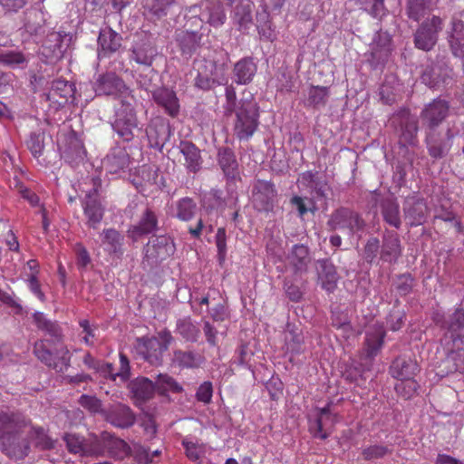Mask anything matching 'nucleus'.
<instances>
[{
    "instance_id": "49530a36",
    "label": "nucleus",
    "mask_w": 464,
    "mask_h": 464,
    "mask_svg": "<svg viewBox=\"0 0 464 464\" xmlns=\"http://www.w3.org/2000/svg\"><path fill=\"white\" fill-rule=\"evenodd\" d=\"M34 354L44 362L45 364L57 368L58 365L54 362V357L53 353H51L47 347V343L44 341L36 342L34 349Z\"/></svg>"
},
{
    "instance_id": "2f4dec72",
    "label": "nucleus",
    "mask_w": 464,
    "mask_h": 464,
    "mask_svg": "<svg viewBox=\"0 0 464 464\" xmlns=\"http://www.w3.org/2000/svg\"><path fill=\"white\" fill-rule=\"evenodd\" d=\"M372 56L377 61L383 60L391 52V37L387 33L378 32L371 46Z\"/></svg>"
},
{
    "instance_id": "ddd939ff",
    "label": "nucleus",
    "mask_w": 464,
    "mask_h": 464,
    "mask_svg": "<svg viewBox=\"0 0 464 464\" xmlns=\"http://www.w3.org/2000/svg\"><path fill=\"white\" fill-rule=\"evenodd\" d=\"M385 331L382 324H372L366 331L363 354L366 358L372 359L381 351Z\"/></svg>"
},
{
    "instance_id": "2eb2a0df",
    "label": "nucleus",
    "mask_w": 464,
    "mask_h": 464,
    "mask_svg": "<svg viewBox=\"0 0 464 464\" xmlns=\"http://www.w3.org/2000/svg\"><path fill=\"white\" fill-rule=\"evenodd\" d=\"M448 111V102L440 99H436L425 107L421 112V117L430 128H433L446 118Z\"/></svg>"
},
{
    "instance_id": "603ef678",
    "label": "nucleus",
    "mask_w": 464,
    "mask_h": 464,
    "mask_svg": "<svg viewBox=\"0 0 464 464\" xmlns=\"http://www.w3.org/2000/svg\"><path fill=\"white\" fill-rule=\"evenodd\" d=\"M200 37L196 32H186L180 40L182 52L190 54L198 46Z\"/></svg>"
},
{
    "instance_id": "864d4df0",
    "label": "nucleus",
    "mask_w": 464,
    "mask_h": 464,
    "mask_svg": "<svg viewBox=\"0 0 464 464\" xmlns=\"http://www.w3.org/2000/svg\"><path fill=\"white\" fill-rule=\"evenodd\" d=\"M319 280L322 287L328 292H332L337 282V275L333 266H325L324 273L319 275Z\"/></svg>"
},
{
    "instance_id": "c9c22d12",
    "label": "nucleus",
    "mask_w": 464,
    "mask_h": 464,
    "mask_svg": "<svg viewBox=\"0 0 464 464\" xmlns=\"http://www.w3.org/2000/svg\"><path fill=\"white\" fill-rule=\"evenodd\" d=\"M285 342L288 351L296 353H300L304 343L302 331L294 325L287 324L285 331Z\"/></svg>"
},
{
    "instance_id": "4d7b16f0",
    "label": "nucleus",
    "mask_w": 464,
    "mask_h": 464,
    "mask_svg": "<svg viewBox=\"0 0 464 464\" xmlns=\"http://www.w3.org/2000/svg\"><path fill=\"white\" fill-rule=\"evenodd\" d=\"M292 202L296 206L300 216H304L308 212H314L317 209L315 202L312 198L294 197Z\"/></svg>"
},
{
    "instance_id": "58836bf2",
    "label": "nucleus",
    "mask_w": 464,
    "mask_h": 464,
    "mask_svg": "<svg viewBox=\"0 0 464 464\" xmlns=\"http://www.w3.org/2000/svg\"><path fill=\"white\" fill-rule=\"evenodd\" d=\"M155 390V383L147 378L138 379L131 386L134 396L140 400L150 398Z\"/></svg>"
},
{
    "instance_id": "1a4fd4ad",
    "label": "nucleus",
    "mask_w": 464,
    "mask_h": 464,
    "mask_svg": "<svg viewBox=\"0 0 464 464\" xmlns=\"http://www.w3.org/2000/svg\"><path fill=\"white\" fill-rule=\"evenodd\" d=\"M69 38L62 32H52L44 40L41 53L48 62H53L63 57L67 46Z\"/></svg>"
},
{
    "instance_id": "69168bd1",
    "label": "nucleus",
    "mask_w": 464,
    "mask_h": 464,
    "mask_svg": "<svg viewBox=\"0 0 464 464\" xmlns=\"http://www.w3.org/2000/svg\"><path fill=\"white\" fill-rule=\"evenodd\" d=\"M216 243L218 251L219 261L222 262L226 256V231L220 227L216 234Z\"/></svg>"
},
{
    "instance_id": "9b49d317",
    "label": "nucleus",
    "mask_w": 464,
    "mask_h": 464,
    "mask_svg": "<svg viewBox=\"0 0 464 464\" xmlns=\"http://www.w3.org/2000/svg\"><path fill=\"white\" fill-rule=\"evenodd\" d=\"M101 186L99 179H93V189L86 193V200L84 202L83 210L87 218V223L90 227H96L102 221L103 217V208L95 198L98 187Z\"/></svg>"
},
{
    "instance_id": "79ce46f5",
    "label": "nucleus",
    "mask_w": 464,
    "mask_h": 464,
    "mask_svg": "<svg viewBox=\"0 0 464 464\" xmlns=\"http://www.w3.org/2000/svg\"><path fill=\"white\" fill-rule=\"evenodd\" d=\"M155 386L156 390L161 394H165L169 392L178 393L183 390L181 385L167 374H160L156 380Z\"/></svg>"
},
{
    "instance_id": "0eeeda50",
    "label": "nucleus",
    "mask_w": 464,
    "mask_h": 464,
    "mask_svg": "<svg viewBox=\"0 0 464 464\" xmlns=\"http://www.w3.org/2000/svg\"><path fill=\"white\" fill-rule=\"evenodd\" d=\"M200 10L198 18L201 22L209 24L212 26H220L226 21V14L222 5L219 2L202 1L199 6L194 5L189 8L192 15H197Z\"/></svg>"
},
{
    "instance_id": "5701e85b",
    "label": "nucleus",
    "mask_w": 464,
    "mask_h": 464,
    "mask_svg": "<svg viewBox=\"0 0 464 464\" xmlns=\"http://www.w3.org/2000/svg\"><path fill=\"white\" fill-rule=\"evenodd\" d=\"M101 246L110 255H121L124 237L114 228L103 229L100 234Z\"/></svg>"
},
{
    "instance_id": "f3484780",
    "label": "nucleus",
    "mask_w": 464,
    "mask_h": 464,
    "mask_svg": "<svg viewBox=\"0 0 464 464\" xmlns=\"http://www.w3.org/2000/svg\"><path fill=\"white\" fill-rule=\"evenodd\" d=\"M26 425V420L20 414L0 413V442L8 436L21 432Z\"/></svg>"
},
{
    "instance_id": "4be33fe9",
    "label": "nucleus",
    "mask_w": 464,
    "mask_h": 464,
    "mask_svg": "<svg viewBox=\"0 0 464 464\" xmlns=\"http://www.w3.org/2000/svg\"><path fill=\"white\" fill-rule=\"evenodd\" d=\"M154 102L161 106L170 116H176L179 111V100L176 93L167 88H160L153 92Z\"/></svg>"
},
{
    "instance_id": "f8f14e48",
    "label": "nucleus",
    "mask_w": 464,
    "mask_h": 464,
    "mask_svg": "<svg viewBox=\"0 0 464 464\" xmlns=\"http://www.w3.org/2000/svg\"><path fill=\"white\" fill-rule=\"evenodd\" d=\"M74 87L63 80L53 82L50 90L46 93V99L55 108L66 104L70 99L73 98Z\"/></svg>"
},
{
    "instance_id": "f257e3e1",
    "label": "nucleus",
    "mask_w": 464,
    "mask_h": 464,
    "mask_svg": "<svg viewBox=\"0 0 464 464\" xmlns=\"http://www.w3.org/2000/svg\"><path fill=\"white\" fill-rule=\"evenodd\" d=\"M418 370L416 361L405 357L397 358L391 366V374L399 381L395 390L405 399L411 398L417 392L418 384L414 376Z\"/></svg>"
},
{
    "instance_id": "6e6d98bb",
    "label": "nucleus",
    "mask_w": 464,
    "mask_h": 464,
    "mask_svg": "<svg viewBox=\"0 0 464 464\" xmlns=\"http://www.w3.org/2000/svg\"><path fill=\"white\" fill-rule=\"evenodd\" d=\"M364 10L373 17H381L385 14L383 0H359Z\"/></svg>"
},
{
    "instance_id": "de8ad7c7",
    "label": "nucleus",
    "mask_w": 464,
    "mask_h": 464,
    "mask_svg": "<svg viewBox=\"0 0 464 464\" xmlns=\"http://www.w3.org/2000/svg\"><path fill=\"white\" fill-rule=\"evenodd\" d=\"M174 0H146L145 7L155 16L160 17L167 14Z\"/></svg>"
},
{
    "instance_id": "6ab92c4d",
    "label": "nucleus",
    "mask_w": 464,
    "mask_h": 464,
    "mask_svg": "<svg viewBox=\"0 0 464 464\" xmlns=\"http://www.w3.org/2000/svg\"><path fill=\"white\" fill-rule=\"evenodd\" d=\"M20 432L8 436L1 443L3 451L10 458L24 459L29 452V443L20 438Z\"/></svg>"
},
{
    "instance_id": "7c9ffc66",
    "label": "nucleus",
    "mask_w": 464,
    "mask_h": 464,
    "mask_svg": "<svg viewBox=\"0 0 464 464\" xmlns=\"http://www.w3.org/2000/svg\"><path fill=\"white\" fill-rule=\"evenodd\" d=\"M274 196L275 189L270 183L258 181L255 186L253 198L257 208L266 209Z\"/></svg>"
},
{
    "instance_id": "7ed1b4c3",
    "label": "nucleus",
    "mask_w": 464,
    "mask_h": 464,
    "mask_svg": "<svg viewBox=\"0 0 464 464\" xmlns=\"http://www.w3.org/2000/svg\"><path fill=\"white\" fill-rule=\"evenodd\" d=\"M135 99L122 100L121 107L115 112L113 130L126 141L133 139L135 132L139 131L138 120L133 107Z\"/></svg>"
},
{
    "instance_id": "bb28decb",
    "label": "nucleus",
    "mask_w": 464,
    "mask_h": 464,
    "mask_svg": "<svg viewBox=\"0 0 464 464\" xmlns=\"http://www.w3.org/2000/svg\"><path fill=\"white\" fill-rule=\"evenodd\" d=\"M252 8L250 0H240L235 6L232 19L240 30H246L252 24Z\"/></svg>"
},
{
    "instance_id": "a18cd8bd",
    "label": "nucleus",
    "mask_w": 464,
    "mask_h": 464,
    "mask_svg": "<svg viewBox=\"0 0 464 464\" xmlns=\"http://www.w3.org/2000/svg\"><path fill=\"white\" fill-rule=\"evenodd\" d=\"M329 90L324 86H311L308 91V102L314 106L325 104Z\"/></svg>"
},
{
    "instance_id": "37998d69",
    "label": "nucleus",
    "mask_w": 464,
    "mask_h": 464,
    "mask_svg": "<svg viewBox=\"0 0 464 464\" xmlns=\"http://www.w3.org/2000/svg\"><path fill=\"white\" fill-rule=\"evenodd\" d=\"M182 445L185 448L187 457L192 461L198 460L206 453L205 444L198 443L190 438H185L182 440Z\"/></svg>"
},
{
    "instance_id": "13d9d810",
    "label": "nucleus",
    "mask_w": 464,
    "mask_h": 464,
    "mask_svg": "<svg viewBox=\"0 0 464 464\" xmlns=\"http://www.w3.org/2000/svg\"><path fill=\"white\" fill-rule=\"evenodd\" d=\"M213 396V386L210 382H204L199 385L196 392V398L198 401L208 404Z\"/></svg>"
},
{
    "instance_id": "a19ab883",
    "label": "nucleus",
    "mask_w": 464,
    "mask_h": 464,
    "mask_svg": "<svg viewBox=\"0 0 464 464\" xmlns=\"http://www.w3.org/2000/svg\"><path fill=\"white\" fill-rule=\"evenodd\" d=\"M173 362L183 368L198 367L201 362V358L195 355L192 352L176 351L173 354Z\"/></svg>"
},
{
    "instance_id": "a211bd4d",
    "label": "nucleus",
    "mask_w": 464,
    "mask_h": 464,
    "mask_svg": "<svg viewBox=\"0 0 464 464\" xmlns=\"http://www.w3.org/2000/svg\"><path fill=\"white\" fill-rule=\"evenodd\" d=\"M104 418L112 425L120 428H128L135 420V417L130 408L122 404L112 405L107 410Z\"/></svg>"
},
{
    "instance_id": "052dcab7",
    "label": "nucleus",
    "mask_w": 464,
    "mask_h": 464,
    "mask_svg": "<svg viewBox=\"0 0 464 464\" xmlns=\"http://www.w3.org/2000/svg\"><path fill=\"white\" fill-rule=\"evenodd\" d=\"M418 131V123L415 119H408L402 129V139L407 143H413Z\"/></svg>"
},
{
    "instance_id": "ea45409f",
    "label": "nucleus",
    "mask_w": 464,
    "mask_h": 464,
    "mask_svg": "<svg viewBox=\"0 0 464 464\" xmlns=\"http://www.w3.org/2000/svg\"><path fill=\"white\" fill-rule=\"evenodd\" d=\"M28 57L19 51H0V63L15 68L26 64Z\"/></svg>"
},
{
    "instance_id": "423d86ee",
    "label": "nucleus",
    "mask_w": 464,
    "mask_h": 464,
    "mask_svg": "<svg viewBox=\"0 0 464 464\" xmlns=\"http://www.w3.org/2000/svg\"><path fill=\"white\" fill-rule=\"evenodd\" d=\"M64 440L69 451L72 453L80 454L82 456H98L103 454V449L97 437H91L88 440H85L76 434L68 433L64 436Z\"/></svg>"
},
{
    "instance_id": "680f3d73",
    "label": "nucleus",
    "mask_w": 464,
    "mask_h": 464,
    "mask_svg": "<svg viewBox=\"0 0 464 464\" xmlns=\"http://www.w3.org/2000/svg\"><path fill=\"white\" fill-rule=\"evenodd\" d=\"M27 285L30 291L42 302L45 301V295L41 290V285L39 283L38 277H36V274H30L28 278L26 279Z\"/></svg>"
},
{
    "instance_id": "39448f33",
    "label": "nucleus",
    "mask_w": 464,
    "mask_h": 464,
    "mask_svg": "<svg viewBox=\"0 0 464 464\" xmlns=\"http://www.w3.org/2000/svg\"><path fill=\"white\" fill-rule=\"evenodd\" d=\"M83 362L89 368L96 370L104 378H110L112 381L120 379L121 382H126L130 378V362L127 356L121 353H120V370L117 372H112L111 363L97 362L89 353L84 356Z\"/></svg>"
},
{
    "instance_id": "338daca9",
    "label": "nucleus",
    "mask_w": 464,
    "mask_h": 464,
    "mask_svg": "<svg viewBox=\"0 0 464 464\" xmlns=\"http://www.w3.org/2000/svg\"><path fill=\"white\" fill-rule=\"evenodd\" d=\"M379 248V240L377 238H370L364 248V257L368 261H372V259L376 256Z\"/></svg>"
},
{
    "instance_id": "dca6fc26",
    "label": "nucleus",
    "mask_w": 464,
    "mask_h": 464,
    "mask_svg": "<svg viewBox=\"0 0 464 464\" xmlns=\"http://www.w3.org/2000/svg\"><path fill=\"white\" fill-rule=\"evenodd\" d=\"M158 220L155 214L146 209L137 225L131 226L127 233L133 241L139 240L141 237L152 233L157 228Z\"/></svg>"
},
{
    "instance_id": "412c9836",
    "label": "nucleus",
    "mask_w": 464,
    "mask_h": 464,
    "mask_svg": "<svg viewBox=\"0 0 464 464\" xmlns=\"http://www.w3.org/2000/svg\"><path fill=\"white\" fill-rule=\"evenodd\" d=\"M130 52V59L145 66H150L157 55L156 48L148 40L136 42Z\"/></svg>"
},
{
    "instance_id": "20e7f679",
    "label": "nucleus",
    "mask_w": 464,
    "mask_h": 464,
    "mask_svg": "<svg viewBox=\"0 0 464 464\" xmlns=\"http://www.w3.org/2000/svg\"><path fill=\"white\" fill-rule=\"evenodd\" d=\"M93 89L97 95H112L120 99L121 102L122 100L133 98L130 88L112 72L100 75L94 83Z\"/></svg>"
},
{
    "instance_id": "6e6552de",
    "label": "nucleus",
    "mask_w": 464,
    "mask_h": 464,
    "mask_svg": "<svg viewBox=\"0 0 464 464\" xmlns=\"http://www.w3.org/2000/svg\"><path fill=\"white\" fill-rule=\"evenodd\" d=\"M442 29V20L433 16L423 23L415 34V44L419 49L429 51L437 42V34Z\"/></svg>"
},
{
    "instance_id": "4c0bfd02",
    "label": "nucleus",
    "mask_w": 464,
    "mask_h": 464,
    "mask_svg": "<svg viewBox=\"0 0 464 464\" xmlns=\"http://www.w3.org/2000/svg\"><path fill=\"white\" fill-rule=\"evenodd\" d=\"M218 162L225 175L228 178H235L237 164L234 153L228 149L218 150Z\"/></svg>"
},
{
    "instance_id": "473e14b6",
    "label": "nucleus",
    "mask_w": 464,
    "mask_h": 464,
    "mask_svg": "<svg viewBox=\"0 0 464 464\" xmlns=\"http://www.w3.org/2000/svg\"><path fill=\"white\" fill-rule=\"evenodd\" d=\"M256 72V65L251 59H242L235 64L236 82L239 84L250 82Z\"/></svg>"
},
{
    "instance_id": "5fc2aeb1",
    "label": "nucleus",
    "mask_w": 464,
    "mask_h": 464,
    "mask_svg": "<svg viewBox=\"0 0 464 464\" xmlns=\"http://www.w3.org/2000/svg\"><path fill=\"white\" fill-rule=\"evenodd\" d=\"M196 205L190 198H183L178 204L177 217L181 220H189L195 212Z\"/></svg>"
},
{
    "instance_id": "4468645a",
    "label": "nucleus",
    "mask_w": 464,
    "mask_h": 464,
    "mask_svg": "<svg viewBox=\"0 0 464 464\" xmlns=\"http://www.w3.org/2000/svg\"><path fill=\"white\" fill-rule=\"evenodd\" d=\"M330 223L334 228L348 227L352 232L361 231L364 223L362 219L354 212L348 209L336 211L331 218Z\"/></svg>"
},
{
    "instance_id": "f704fd0d",
    "label": "nucleus",
    "mask_w": 464,
    "mask_h": 464,
    "mask_svg": "<svg viewBox=\"0 0 464 464\" xmlns=\"http://www.w3.org/2000/svg\"><path fill=\"white\" fill-rule=\"evenodd\" d=\"M289 261L295 272L305 271L307 264L310 261L307 247L304 245L295 246L289 256Z\"/></svg>"
},
{
    "instance_id": "09e8293b",
    "label": "nucleus",
    "mask_w": 464,
    "mask_h": 464,
    "mask_svg": "<svg viewBox=\"0 0 464 464\" xmlns=\"http://www.w3.org/2000/svg\"><path fill=\"white\" fill-rule=\"evenodd\" d=\"M430 0H410L408 14L411 18L419 21L429 10Z\"/></svg>"
},
{
    "instance_id": "e433bc0d",
    "label": "nucleus",
    "mask_w": 464,
    "mask_h": 464,
    "mask_svg": "<svg viewBox=\"0 0 464 464\" xmlns=\"http://www.w3.org/2000/svg\"><path fill=\"white\" fill-rule=\"evenodd\" d=\"M382 213L384 220L391 226L398 228L401 226L399 205L393 199L383 201Z\"/></svg>"
},
{
    "instance_id": "aec40b11",
    "label": "nucleus",
    "mask_w": 464,
    "mask_h": 464,
    "mask_svg": "<svg viewBox=\"0 0 464 464\" xmlns=\"http://www.w3.org/2000/svg\"><path fill=\"white\" fill-rule=\"evenodd\" d=\"M98 43L100 46L99 57L107 56L117 52L121 46V36L111 28L102 29Z\"/></svg>"
},
{
    "instance_id": "bf43d9fd",
    "label": "nucleus",
    "mask_w": 464,
    "mask_h": 464,
    "mask_svg": "<svg viewBox=\"0 0 464 464\" xmlns=\"http://www.w3.org/2000/svg\"><path fill=\"white\" fill-rule=\"evenodd\" d=\"M159 338H151L148 341L147 347L154 348L155 345H159L160 353H162L168 349L169 344L171 341V335L169 332L160 333Z\"/></svg>"
},
{
    "instance_id": "c756f323",
    "label": "nucleus",
    "mask_w": 464,
    "mask_h": 464,
    "mask_svg": "<svg viewBox=\"0 0 464 464\" xmlns=\"http://www.w3.org/2000/svg\"><path fill=\"white\" fill-rule=\"evenodd\" d=\"M401 252L400 239L397 234H388L383 238L381 258L386 262L396 261Z\"/></svg>"
},
{
    "instance_id": "a878e982",
    "label": "nucleus",
    "mask_w": 464,
    "mask_h": 464,
    "mask_svg": "<svg viewBox=\"0 0 464 464\" xmlns=\"http://www.w3.org/2000/svg\"><path fill=\"white\" fill-rule=\"evenodd\" d=\"M102 440H100V443L103 452L107 450L111 456L118 459H122L129 454L130 448L124 440L115 438L109 433L102 434Z\"/></svg>"
},
{
    "instance_id": "3c124183",
    "label": "nucleus",
    "mask_w": 464,
    "mask_h": 464,
    "mask_svg": "<svg viewBox=\"0 0 464 464\" xmlns=\"http://www.w3.org/2000/svg\"><path fill=\"white\" fill-rule=\"evenodd\" d=\"M179 333L188 341H196L199 334L198 328L190 320H182L178 324Z\"/></svg>"
},
{
    "instance_id": "774afa93",
    "label": "nucleus",
    "mask_w": 464,
    "mask_h": 464,
    "mask_svg": "<svg viewBox=\"0 0 464 464\" xmlns=\"http://www.w3.org/2000/svg\"><path fill=\"white\" fill-rule=\"evenodd\" d=\"M464 327V311L462 309H457L452 314L451 322L450 324V330L451 332H457L458 330Z\"/></svg>"
},
{
    "instance_id": "c03bdc74",
    "label": "nucleus",
    "mask_w": 464,
    "mask_h": 464,
    "mask_svg": "<svg viewBox=\"0 0 464 464\" xmlns=\"http://www.w3.org/2000/svg\"><path fill=\"white\" fill-rule=\"evenodd\" d=\"M28 433L34 446L40 450H49L54 445V441L41 428L33 427Z\"/></svg>"
},
{
    "instance_id": "e2e57ef3",
    "label": "nucleus",
    "mask_w": 464,
    "mask_h": 464,
    "mask_svg": "<svg viewBox=\"0 0 464 464\" xmlns=\"http://www.w3.org/2000/svg\"><path fill=\"white\" fill-rule=\"evenodd\" d=\"M27 146L34 157L40 156L44 150L43 137L40 134H32L27 141Z\"/></svg>"
},
{
    "instance_id": "8fccbe9b",
    "label": "nucleus",
    "mask_w": 464,
    "mask_h": 464,
    "mask_svg": "<svg viewBox=\"0 0 464 464\" xmlns=\"http://www.w3.org/2000/svg\"><path fill=\"white\" fill-rule=\"evenodd\" d=\"M79 403L92 413H101L102 416H105L107 411V410L102 408L101 401L94 396L82 395Z\"/></svg>"
},
{
    "instance_id": "f03ea898",
    "label": "nucleus",
    "mask_w": 464,
    "mask_h": 464,
    "mask_svg": "<svg viewBox=\"0 0 464 464\" xmlns=\"http://www.w3.org/2000/svg\"><path fill=\"white\" fill-rule=\"evenodd\" d=\"M235 112L234 132L239 140H248L256 130L259 121L257 104L252 100L240 101Z\"/></svg>"
},
{
    "instance_id": "c85d7f7f",
    "label": "nucleus",
    "mask_w": 464,
    "mask_h": 464,
    "mask_svg": "<svg viewBox=\"0 0 464 464\" xmlns=\"http://www.w3.org/2000/svg\"><path fill=\"white\" fill-rule=\"evenodd\" d=\"M449 43L455 56H464V23L462 21L453 19Z\"/></svg>"
},
{
    "instance_id": "393cba45",
    "label": "nucleus",
    "mask_w": 464,
    "mask_h": 464,
    "mask_svg": "<svg viewBox=\"0 0 464 464\" xmlns=\"http://www.w3.org/2000/svg\"><path fill=\"white\" fill-rule=\"evenodd\" d=\"M427 206L421 199L408 198L405 202V217L409 219L411 226H418L425 221Z\"/></svg>"
},
{
    "instance_id": "9d476101",
    "label": "nucleus",
    "mask_w": 464,
    "mask_h": 464,
    "mask_svg": "<svg viewBox=\"0 0 464 464\" xmlns=\"http://www.w3.org/2000/svg\"><path fill=\"white\" fill-rule=\"evenodd\" d=\"M314 420H310V430L314 437L325 439L330 429L337 421V416L333 413L330 407L316 409L314 413Z\"/></svg>"
},
{
    "instance_id": "72a5a7b5",
    "label": "nucleus",
    "mask_w": 464,
    "mask_h": 464,
    "mask_svg": "<svg viewBox=\"0 0 464 464\" xmlns=\"http://www.w3.org/2000/svg\"><path fill=\"white\" fill-rule=\"evenodd\" d=\"M180 152L184 156L185 165L189 171L196 172L200 169V152L195 145L190 142H182Z\"/></svg>"
},
{
    "instance_id": "0e129e2a",
    "label": "nucleus",
    "mask_w": 464,
    "mask_h": 464,
    "mask_svg": "<svg viewBox=\"0 0 464 464\" xmlns=\"http://www.w3.org/2000/svg\"><path fill=\"white\" fill-rule=\"evenodd\" d=\"M161 453L160 450H155L150 451L148 449L143 447H139L136 451V457L140 463L141 464H149L152 461L153 457H157Z\"/></svg>"
},
{
    "instance_id": "cd10ccee",
    "label": "nucleus",
    "mask_w": 464,
    "mask_h": 464,
    "mask_svg": "<svg viewBox=\"0 0 464 464\" xmlns=\"http://www.w3.org/2000/svg\"><path fill=\"white\" fill-rule=\"evenodd\" d=\"M151 247L154 248V253L150 255L160 259L171 256L175 251L173 241L167 236H160L150 240L146 250L147 254L150 252Z\"/></svg>"
},
{
    "instance_id": "b1692460",
    "label": "nucleus",
    "mask_w": 464,
    "mask_h": 464,
    "mask_svg": "<svg viewBox=\"0 0 464 464\" xmlns=\"http://www.w3.org/2000/svg\"><path fill=\"white\" fill-rule=\"evenodd\" d=\"M128 153L121 149L114 150L103 160L102 165L110 174H119L129 167Z\"/></svg>"
}]
</instances>
